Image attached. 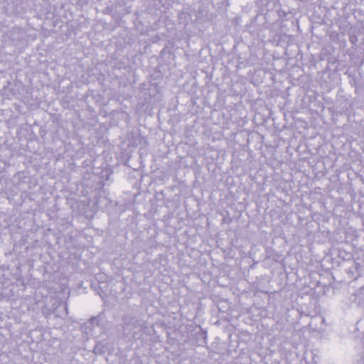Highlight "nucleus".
<instances>
[{"label": "nucleus", "mask_w": 364, "mask_h": 364, "mask_svg": "<svg viewBox=\"0 0 364 364\" xmlns=\"http://www.w3.org/2000/svg\"><path fill=\"white\" fill-rule=\"evenodd\" d=\"M122 328L124 331H127L129 333L134 329L141 328L140 321L134 316H124L122 320Z\"/></svg>", "instance_id": "1"}, {"label": "nucleus", "mask_w": 364, "mask_h": 364, "mask_svg": "<svg viewBox=\"0 0 364 364\" xmlns=\"http://www.w3.org/2000/svg\"><path fill=\"white\" fill-rule=\"evenodd\" d=\"M346 272L350 279H356L360 276L361 265L358 262L353 261Z\"/></svg>", "instance_id": "2"}, {"label": "nucleus", "mask_w": 364, "mask_h": 364, "mask_svg": "<svg viewBox=\"0 0 364 364\" xmlns=\"http://www.w3.org/2000/svg\"><path fill=\"white\" fill-rule=\"evenodd\" d=\"M90 321L92 323H95L98 326L100 324V318L99 317H92L90 319Z\"/></svg>", "instance_id": "3"}, {"label": "nucleus", "mask_w": 364, "mask_h": 364, "mask_svg": "<svg viewBox=\"0 0 364 364\" xmlns=\"http://www.w3.org/2000/svg\"><path fill=\"white\" fill-rule=\"evenodd\" d=\"M350 41L352 43H355L357 41V38H356V36H350Z\"/></svg>", "instance_id": "4"}, {"label": "nucleus", "mask_w": 364, "mask_h": 364, "mask_svg": "<svg viewBox=\"0 0 364 364\" xmlns=\"http://www.w3.org/2000/svg\"><path fill=\"white\" fill-rule=\"evenodd\" d=\"M319 318L321 320L322 322H324V318H323L320 317Z\"/></svg>", "instance_id": "5"}]
</instances>
